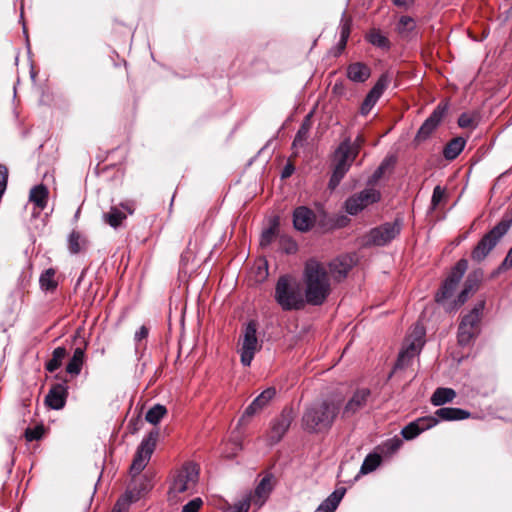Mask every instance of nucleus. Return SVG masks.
I'll use <instances>...</instances> for the list:
<instances>
[{"instance_id": "dca6fc26", "label": "nucleus", "mask_w": 512, "mask_h": 512, "mask_svg": "<svg viewBox=\"0 0 512 512\" xmlns=\"http://www.w3.org/2000/svg\"><path fill=\"white\" fill-rule=\"evenodd\" d=\"M294 419L292 408H284L281 413L271 421L268 440L270 444H276L281 441L291 426Z\"/></svg>"}, {"instance_id": "6e6d98bb", "label": "nucleus", "mask_w": 512, "mask_h": 512, "mask_svg": "<svg viewBox=\"0 0 512 512\" xmlns=\"http://www.w3.org/2000/svg\"><path fill=\"white\" fill-rule=\"evenodd\" d=\"M148 336V329L145 326H141L134 335V340L140 342Z\"/></svg>"}, {"instance_id": "8fccbe9b", "label": "nucleus", "mask_w": 512, "mask_h": 512, "mask_svg": "<svg viewBox=\"0 0 512 512\" xmlns=\"http://www.w3.org/2000/svg\"><path fill=\"white\" fill-rule=\"evenodd\" d=\"M512 268V247L509 249L506 257L502 261V263L498 267V273L504 272L508 269Z\"/></svg>"}, {"instance_id": "a878e982", "label": "nucleus", "mask_w": 512, "mask_h": 512, "mask_svg": "<svg viewBox=\"0 0 512 512\" xmlns=\"http://www.w3.org/2000/svg\"><path fill=\"white\" fill-rule=\"evenodd\" d=\"M48 197V188L43 184L34 186L29 193V201L32 202L40 211L46 208Z\"/></svg>"}, {"instance_id": "a18cd8bd", "label": "nucleus", "mask_w": 512, "mask_h": 512, "mask_svg": "<svg viewBox=\"0 0 512 512\" xmlns=\"http://www.w3.org/2000/svg\"><path fill=\"white\" fill-rule=\"evenodd\" d=\"M351 28V20L345 18V14H343L341 22H340V37L343 41H348L350 35Z\"/></svg>"}, {"instance_id": "4c0bfd02", "label": "nucleus", "mask_w": 512, "mask_h": 512, "mask_svg": "<svg viewBox=\"0 0 512 512\" xmlns=\"http://www.w3.org/2000/svg\"><path fill=\"white\" fill-rule=\"evenodd\" d=\"M342 143L348 144L349 158H351V160H355L362 145L365 143V139L362 135H358L353 142H351L350 139H345Z\"/></svg>"}, {"instance_id": "864d4df0", "label": "nucleus", "mask_w": 512, "mask_h": 512, "mask_svg": "<svg viewBox=\"0 0 512 512\" xmlns=\"http://www.w3.org/2000/svg\"><path fill=\"white\" fill-rule=\"evenodd\" d=\"M251 499L249 497L244 498L235 506L234 512H248L250 508Z\"/></svg>"}, {"instance_id": "c9c22d12", "label": "nucleus", "mask_w": 512, "mask_h": 512, "mask_svg": "<svg viewBox=\"0 0 512 512\" xmlns=\"http://www.w3.org/2000/svg\"><path fill=\"white\" fill-rule=\"evenodd\" d=\"M167 414V409L165 406L161 404H155L153 407H151L146 415L145 419L147 422L156 425L158 424L161 419Z\"/></svg>"}, {"instance_id": "2eb2a0df", "label": "nucleus", "mask_w": 512, "mask_h": 512, "mask_svg": "<svg viewBox=\"0 0 512 512\" xmlns=\"http://www.w3.org/2000/svg\"><path fill=\"white\" fill-rule=\"evenodd\" d=\"M336 154L339 155V159L334 166L328 183V187L331 190H334L340 184L345 174L349 171L351 164L354 162V160L349 158V146L347 143H341L336 150Z\"/></svg>"}, {"instance_id": "aec40b11", "label": "nucleus", "mask_w": 512, "mask_h": 512, "mask_svg": "<svg viewBox=\"0 0 512 512\" xmlns=\"http://www.w3.org/2000/svg\"><path fill=\"white\" fill-rule=\"evenodd\" d=\"M316 220L315 213L306 206H299L293 212L294 228L300 232L309 231Z\"/></svg>"}, {"instance_id": "79ce46f5", "label": "nucleus", "mask_w": 512, "mask_h": 512, "mask_svg": "<svg viewBox=\"0 0 512 512\" xmlns=\"http://www.w3.org/2000/svg\"><path fill=\"white\" fill-rule=\"evenodd\" d=\"M420 433L419 428L413 423V421L406 425L401 431V435L406 440H412Z\"/></svg>"}, {"instance_id": "ddd939ff", "label": "nucleus", "mask_w": 512, "mask_h": 512, "mask_svg": "<svg viewBox=\"0 0 512 512\" xmlns=\"http://www.w3.org/2000/svg\"><path fill=\"white\" fill-rule=\"evenodd\" d=\"M392 82V75L386 71L380 75L360 105L359 113L367 116Z\"/></svg>"}, {"instance_id": "bb28decb", "label": "nucleus", "mask_w": 512, "mask_h": 512, "mask_svg": "<svg viewBox=\"0 0 512 512\" xmlns=\"http://www.w3.org/2000/svg\"><path fill=\"white\" fill-rule=\"evenodd\" d=\"M84 358H85V348L84 347H77L71 359L67 363L66 366V372L70 375L77 376L80 374L82 366L84 364Z\"/></svg>"}, {"instance_id": "473e14b6", "label": "nucleus", "mask_w": 512, "mask_h": 512, "mask_svg": "<svg viewBox=\"0 0 512 512\" xmlns=\"http://www.w3.org/2000/svg\"><path fill=\"white\" fill-rule=\"evenodd\" d=\"M67 351L64 347H57L53 350L52 358L45 364V368L48 372H54L62 365L63 359L66 357Z\"/></svg>"}, {"instance_id": "4468645a", "label": "nucleus", "mask_w": 512, "mask_h": 512, "mask_svg": "<svg viewBox=\"0 0 512 512\" xmlns=\"http://www.w3.org/2000/svg\"><path fill=\"white\" fill-rule=\"evenodd\" d=\"M448 111V103L441 102L439 103L430 116L423 122V124L418 129L414 142L419 144L421 142L426 141L430 138L432 133L437 129L440 125L442 119L446 115Z\"/></svg>"}, {"instance_id": "20e7f679", "label": "nucleus", "mask_w": 512, "mask_h": 512, "mask_svg": "<svg viewBox=\"0 0 512 512\" xmlns=\"http://www.w3.org/2000/svg\"><path fill=\"white\" fill-rule=\"evenodd\" d=\"M468 268V261L466 259H460L455 266L452 268L448 277L443 281L439 291L435 295V300L438 304H441L446 311L457 310L462 306L469 298L470 293L467 290H463L458 295L457 299L451 303H448L454 291L459 284L460 280L464 276Z\"/></svg>"}, {"instance_id": "13d9d810", "label": "nucleus", "mask_w": 512, "mask_h": 512, "mask_svg": "<svg viewBox=\"0 0 512 512\" xmlns=\"http://www.w3.org/2000/svg\"><path fill=\"white\" fill-rule=\"evenodd\" d=\"M406 2H407V0H393V3L396 6H404V5H406Z\"/></svg>"}, {"instance_id": "4be33fe9", "label": "nucleus", "mask_w": 512, "mask_h": 512, "mask_svg": "<svg viewBox=\"0 0 512 512\" xmlns=\"http://www.w3.org/2000/svg\"><path fill=\"white\" fill-rule=\"evenodd\" d=\"M276 389L268 387L260 395H258L250 405L245 409L242 418L251 417L261 411L275 397Z\"/></svg>"}, {"instance_id": "3c124183", "label": "nucleus", "mask_w": 512, "mask_h": 512, "mask_svg": "<svg viewBox=\"0 0 512 512\" xmlns=\"http://www.w3.org/2000/svg\"><path fill=\"white\" fill-rule=\"evenodd\" d=\"M282 241L285 242V246L283 248L285 253L293 254V253H295L297 251L298 246H297L295 241H293V240H291L289 238H287V239L283 238Z\"/></svg>"}, {"instance_id": "f03ea898", "label": "nucleus", "mask_w": 512, "mask_h": 512, "mask_svg": "<svg viewBox=\"0 0 512 512\" xmlns=\"http://www.w3.org/2000/svg\"><path fill=\"white\" fill-rule=\"evenodd\" d=\"M341 406L342 400L336 397L326 398L306 406L301 418L303 430L310 434L328 432L339 416Z\"/></svg>"}, {"instance_id": "2f4dec72", "label": "nucleus", "mask_w": 512, "mask_h": 512, "mask_svg": "<svg viewBox=\"0 0 512 512\" xmlns=\"http://www.w3.org/2000/svg\"><path fill=\"white\" fill-rule=\"evenodd\" d=\"M366 39L373 46L383 50H389L391 47L389 39L384 34H382L378 29H372L367 34Z\"/></svg>"}, {"instance_id": "f3484780", "label": "nucleus", "mask_w": 512, "mask_h": 512, "mask_svg": "<svg viewBox=\"0 0 512 512\" xmlns=\"http://www.w3.org/2000/svg\"><path fill=\"white\" fill-rule=\"evenodd\" d=\"M370 396L371 391L368 388L357 389L345 405L342 404L339 414L341 419H349L362 410L367 405Z\"/></svg>"}, {"instance_id": "603ef678", "label": "nucleus", "mask_w": 512, "mask_h": 512, "mask_svg": "<svg viewBox=\"0 0 512 512\" xmlns=\"http://www.w3.org/2000/svg\"><path fill=\"white\" fill-rule=\"evenodd\" d=\"M478 282L475 279H472L471 276H469L464 284L463 290H467L470 294L474 293L477 290Z\"/></svg>"}, {"instance_id": "0eeeda50", "label": "nucleus", "mask_w": 512, "mask_h": 512, "mask_svg": "<svg viewBox=\"0 0 512 512\" xmlns=\"http://www.w3.org/2000/svg\"><path fill=\"white\" fill-rule=\"evenodd\" d=\"M511 225L512 219H502L479 240L471 252V259L477 263L483 261L509 231Z\"/></svg>"}, {"instance_id": "37998d69", "label": "nucleus", "mask_w": 512, "mask_h": 512, "mask_svg": "<svg viewBox=\"0 0 512 512\" xmlns=\"http://www.w3.org/2000/svg\"><path fill=\"white\" fill-rule=\"evenodd\" d=\"M458 125L461 128H472L476 126L474 115L470 113H462L458 118Z\"/></svg>"}, {"instance_id": "f257e3e1", "label": "nucleus", "mask_w": 512, "mask_h": 512, "mask_svg": "<svg viewBox=\"0 0 512 512\" xmlns=\"http://www.w3.org/2000/svg\"><path fill=\"white\" fill-rule=\"evenodd\" d=\"M158 438L159 430L153 429L146 437L143 438L135 453L130 467L132 481L125 491L130 492V499L134 502H137L153 487L152 477L147 474L140 475V473L148 464L151 455L155 450Z\"/></svg>"}, {"instance_id": "b1692460", "label": "nucleus", "mask_w": 512, "mask_h": 512, "mask_svg": "<svg viewBox=\"0 0 512 512\" xmlns=\"http://www.w3.org/2000/svg\"><path fill=\"white\" fill-rule=\"evenodd\" d=\"M345 492V488H337L316 508L314 512H334L344 497Z\"/></svg>"}, {"instance_id": "393cba45", "label": "nucleus", "mask_w": 512, "mask_h": 512, "mask_svg": "<svg viewBox=\"0 0 512 512\" xmlns=\"http://www.w3.org/2000/svg\"><path fill=\"white\" fill-rule=\"evenodd\" d=\"M436 418L444 421L464 420L470 416V412L456 407H442L436 410Z\"/></svg>"}, {"instance_id": "49530a36", "label": "nucleus", "mask_w": 512, "mask_h": 512, "mask_svg": "<svg viewBox=\"0 0 512 512\" xmlns=\"http://www.w3.org/2000/svg\"><path fill=\"white\" fill-rule=\"evenodd\" d=\"M202 505L203 500L200 497H196L182 507V512H198Z\"/></svg>"}, {"instance_id": "c85d7f7f", "label": "nucleus", "mask_w": 512, "mask_h": 512, "mask_svg": "<svg viewBox=\"0 0 512 512\" xmlns=\"http://www.w3.org/2000/svg\"><path fill=\"white\" fill-rule=\"evenodd\" d=\"M456 392L452 388H437L431 396V403L434 406H442L445 403L453 401Z\"/></svg>"}, {"instance_id": "ea45409f", "label": "nucleus", "mask_w": 512, "mask_h": 512, "mask_svg": "<svg viewBox=\"0 0 512 512\" xmlns=\"http://www.w3.org/2000/svg\"><path fill=\"white\" fill-rule=\"evenodd\" d=\"M130 492H125L115 503L111 512H129L130 505L134 503L130 499Z\"/></svg>"}, {"instance_id": "1a4fd4ad", "label": "nucleus", "mask_w": 512, "mask_h": 512, "mask_svg": "<svg viewBox=\"0 0 512 512\" xmlns=\"http://www.w3.org/2000/svg\"><path fill=\"white\" fill-rule=\"evenodd\" d=\"M402 221L395 219L394 222H386L369 231L365 236V244L373 246H385L394 240L401 232Z\"/></svg>"}, {"instance_id": "c756f323", "label": "nucleus", "mask_w": 512, "mask_h": 512, "mask_svg": "<svg viewBox=\"0 0 512 512\" xmlns=\"http://www.w3.org/2000/svg\"><path fill=\"white\" fill-rule=\"evenodd\" d=\"M416 29V22L410 16H401L396 30L398 34L403 38H410L413 36Z\"/></svg>"}, {"instance_id": "58836bf2", "label": "nucleus", "mask_w": 512, "mask_h": 512, "mask_svg": "<svg viewBox=\"0 0 512 512\" xmlns=\"http://www.w3.org/2000/svg\"><path fill=\"white\" fill-rule=\"evenodd\" d=\"M45 433V427L43 424L36 425L35 427H28L25 430L24 436L28 442L40 440Z\"/></svg>"}, {"instance_id": "f704fd0d", "label": "nucleus", "mask_w": 512, "mask_h": 512, "mask_svg": "<svg viewBox=\"0 0 512 512\" xmlns=\"http://www.w3.org/2000/svg\"><path fill=\"white\" fill-rule=\"evenodd\" d=\"M68 242V250L71 254H78L82 250V246L85 245L86 240L81 236V234L73 230L67 239Z\"/></svg>"}, {"instance_id": "39448f33", "label": "nucleus", "mask_w": 512, "mask_h": 512, "mask_svg": "<svg viewBox=\"0 0 512 512\" xmlns=\"http://www.w3.org/2000/svg\"><path fill=\"white\" fill-rule=\"evenodd\" d=\"M274 299L283 311L300 310L306 302L299 282L288 274L278 278Z\"/></svg>"}, {"instance_id": "423d86ee", "label": "nucleus", "mask_w": 512, "mask_h": 512, "mask_svg": "<svg viewBox=\"0 0 512 512\" xmlns=\"http://www.w3.org/2000/svg\"><path fill=\"white\" fill-rule=\"evenodd\" d=\"M200 468L193 461L185 462L174 474L169 487L170 497H176L179 494L193 493L199 481Z\"/></svg>"}, {"instance_id": "5701e85b", "label": "nucleus", "mask_w": 512, "mask_h": 512, "mask_svg": "<svg viewBox=\"0 0 512 512\" xmlns=\"http://www.w3.org/2000/svg\"><path fill=\"white\" fill-rule=\"evenodd\" d=\"M346 76L354 83H364L370 78L371 69L363 62H354L347 66Z\"/></svg>"}, {"instance_id": "a19ab883", "label": "nucleus", "mask_w": 512, "mask_h": 512, "mask_svg": "<svg viewBox=\"0 0 512 512\" xmlns=\"http://www.w3.org/2000/svg\"><path fill=\"white\" fill-rule=\"evenodd\" d=\"M413 423L419 428V431L422 433L432 427H434L438 423V419L433 416H425L417 418L413 421Z\"/></svg>"}, {"instance_id": "c03bdc74", "label": "nucleus", "mask_w": 512, "mask_h": 512, "mask_svg": "<svg viewBox=\"0 0 512 512\" xmlns=\"http://www.w3.org/2000/svg\"><path fill=\"white\" fill-rule=\"evenodd\" d=\"M274 238H275V228L269 227L262 232L261 237H260V245L262 247H267L272 243Z\"/></svg>"}, {"instance_id": "9d476101", "label": "nucleus", "mask_w": 512, "mask_h": 512, "mask_svg": "<svg viewBox=\"0 0 512 512\" xmlns=\"http://www.w3.org/2000/svg\"><path fill=\"white\" fill-rule=\"evenodd\" d=\"M260 346L257 339V324L255 321H249L244 329L243 339L241 342L240 361L243 366H250L255 356V353L259 350Z\"/></svg>"}, {"instance_id": "bf43d9fd", "label": "nucleus", "mask_w": 512, "mask_h": 512, "mask_svg": "<svg viewBox=\"0 0 512 512\" xmlns=\"http://www.w3.org/2000/svg\"><path fill=\"white\" fill-rule=\"evenodd\" d=\"M346 44H347V41H343L342 38L340 37V40L338 42L339 48L344 49L346 47Z\"/></svg>"}, {"instance_id": "7ed1b4c3", "label": "nucleus", "mask_w": 512, "mask_h": 512, "mask_svg": "<svg viewBox=\"0 0 512 512\" xmlns=\"http://www.w3.org/2000/svg\"><path fill=\"white\" fill-rule=\"evenodd\" d=\"M303 280L306 302L313 306L322 305L331 292L330 279L325 267L317 260H308L305 263Z\"/></svg>"}, {"instance_id": "09e8293b", "label": "nucleus", "mask_w": 512, "mask_h": 512, "mask_svg": "<svg viewBox=\"0 0 512 512\" xmlns=\"http://www.w3.org/2000/svg\"><path fill=\"white\" fill-rule=\"evenodd\" d=\"M386 167V163L382 162L381 165L374 171V173L368 180V185H373L374 183H376L383 176Z\"/></svg>"}, {"instance_id": "e433bc0d", "label": "nucleus", "mask_w": 512, "mask_h": 512, "mask_svg": "<svg viewBox=\"0 0 512 512\" xmlns=\"http://www.w3.org/2000/svg\"><path fill=\"white\" fill-rule=\"evenodd\" d=\"M381 464V457L378 454H368L360 468L361 474H368L373 472Z\"/></svg>"}, {"instance_id": "a211bd4d", "label": "nucleus", "mask_w": 512, "mask_h": 512, "mask_svg": "<svg viewBox=\"0 0 512 512\" xmlns=\"http://www.w3.org/2000/svg\"><path fill=\"white\" fill-rule=\"evenodd\" d=\"M134 213V206L131 202L120 203L119 206H112L110 210L103 213L102 219L104 223L108 224L114 229H118L128 215Z\"/></svg>"}, {"instance_id": "6e6552de", "label": "nucleus", "mask_w": 512, "mask_h": 512, "mask_svg": "<svg viewBox=\"0 0 512 512\" xmlns=\"http://www.w3.org/2000/svg\"><path fill=\"white\" fill-rule=\"evenodd\" d=\"M484 302L481 301L474 308L462 317L458 327L457 339L461 346H466L477 336L481 320Z\"/></svg>"}, {"instance_id": "72a5a7b5", "label": "nucleus", "mask_w": 512, "mask_h": 512, "mask_svg": "<svg viewBox=\"0 0 512 512\" xmlns=\"http://www.w3.org/2000/svg\"><path fill=\"white\" fill-rule=\"evenodd\" d=\"M55 270L53 268L46 269L39 278V284L44 291H53L57 287V282L54 279Z\"/></svg>"}, {"instance_id": "6ab92c4d", "label": "nucleus", "mask_w": 512, "mask_h": 512, "mask_svg": "<svg viewBox=\"0 0 512 512\" xmlns=\"http://www.w3.org/2000/svg\"><path fill=\"white\" fill-rule=\"evenodd\" d=\"M67 396L68 387L66 383H57L50 388L45 396V403L53 410H60L65 406Z\"/></svg>"}, {"instance_id": "9b49d317", "label": "nucleus", "mask_w": 512, "mask_h": 512, "mask_svg": "<svg viewBox=\"0 0 512 512\" xmlns=\"http://www.w3.org/2000/svg\"><path fill=\"white\" fill-rule=\"evenodd\" d=\"M381 193L379 190L369 187L359 193L353 194L345 201V210L349 215H357L363 209L379 202Z\"/></svg>"}, {"instance_id": "cd10ccee", "label": "nucleus", "mask_w": 512, "mask_h": 512, "mask_svg": "<svg viewBox=\"0 0 512 512\" xmlns=\"http://www.w3.org/2000/svg\"><path fill=\"white\" fill-rule=\"evenodd\" d=\"M466 141L462 137L450 140L443 149V156L446 160H454L463 151Z\"/></svg>"}, {"instance_id": "052dcab7", "label": "nucleus", "mask_w": 512, "mask_h": 512, "mask_svg": "<svg viewBox=\"0 0 512 512\" xmlns=\"http://www.w3.org/2000/svg\"><path fill=\"white\" fill-rule=\"evenodd\" d=\"M296 140H297V137L294 139L293 145H296Z\"/></svg>"}, {"instance_id": "7c9ffc66", "label": "nucleus", "mask_w": 512, "mask_h": 512, "mask_svg": "<svg viewBox=\"0 0 512 512\" xmlns=\"http://www.w3.org/2000/svg\"><path fill=\"white\" fill-rule=\"evenodd\" d=\"M271 491L270 479L264 477L255 488L254 504L261 507Z\"/></svg>"}, {"instance_id": "de8ad7c7", "label": "nucleus", "mask_w": 512, "mask_h": 512, "mask_svg": "<svg viewBox=\"0 0 512 512\" xmlns=\"http://www.w3.org/2000/svg\"><path fill=\"white\" fill-rule=\"evenodd\" d=\"M444 197V190L439 186L437 185L434 190H433V193H432V198H431V205H432V208H436L439 203L442 201Z\"/></svg>"}, {"instance_id": "5fc2aeb1", "label": "nucleus", "mask_w": 512, "mask_h": 512, "mask_svg": "<svg viewBox=\"0 0 512 512\" xmlns=\"http://www.w3.org/2000/svg\"><path fill=\"white\" fill-rule=\"evenodd\" d=\"M294 170H295L294 165L291 162H288L282 169L281 178L282 179L289 178L293 174Z\"/></svg>"}, {"instance_id": "f8f14e48", "label": "nucleus", "mask_w": 512, "mask_h": 512, "mask_svg": "<svg viewBox=\"0 0 512 512\" xmlns=\"http://www.w3.org/2000/svg\"><path fill=\"white\" fill-rule=\"evenodd\" d=\"M424 331L423 329H415V337L412 340H407L402 350L399 352L394 370L404 369L408 367L413 359L420 354L424 345Z\"/></svg>"}, {"instance_id": "412c9836", "label": "nucleus", "mask_w": 512, "mask_h": 512, "mask_svg": "<svg viewBox=\"0 0 512 512\" xmlns=\"http://www.w3.org/2000/svg\"><path fill=\"white\" fill-rule=\"evenodd\" d=\"M353 266V258L350 256H340L332 260L329 264L331 276L337 282L345 279Z\"/></svg>"}, {"instance_id": "4d7b16f0", "label": "nucleus", "mask_w": 512, "mask_h": 512, "mask_svg": "<svg viewBox=\"0 0 512 512\" xmlns=\"http://www.w3.org/2000/svg\"><path fill=\"white\" fill-rule=\"evenodd\" d=\"M400 445H401V440H399V439L389 440L386 443V446L388 447V449L390 451L398 450L400 448Z\"/></svg>"}]
</instances>
